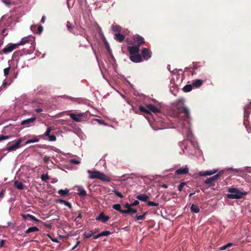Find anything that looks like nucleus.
Segmentation results:
<instances>
[{
  "label": "nucleus",
  "mask_w": 251,
  "mask_h": 251,
  "mask_svg": "<svg viewBox=\"0 0 251 251\" xmlns=\"http://www.w3.org/2000/svg\"><path fill=\"white\" fill-rule=\"evenodd\" d=\"M139 110L141 112H144L146 113L149 114L150 111L148 110V108L146 107H145L143 106H139Z\"/></svg>",
  "instance_id": "nucleus-35"
},
{
  "label": "nucleus",
  "mask_w": 251,
  "mask_h": 251,
  "mask_svg": "<svg viewBox=\"0 0 251 251\" xmlns=\"http://www.w3.org/2000/svg\"><path fill=\"white\" fill-rule=\"evenodd\" d=\"M144 42V39L141 36L133 37L130 41H128L129 44L132 46L128 47V50L130 54H137L139 52L140 46Z\"/></svg>",
  "instance_id": "nucleus-2"
},
{
  "label": "nucleus",
  "mask_w": 251,
  "mask_h": 251,
  "mask_svg": "<svg viewBox=\"0 0 251 251\" xmlns=\"http://www.w3.org/2000/svg\"><path fill=\"white\" fill-rule=\"evenodd\" d=\"M102 236L101 235V233L98 234V235H96L95 237H94V239H97L99 238H100V237Z\"/></svg>",
  "instance_id": "nucleus-61"
},
{
  "label": "nucleus",
  "mask_w": 251,
  "mask_h": 251,
  "mask_svg": "<svg viewBox=\"0 0 251 251\" xmlns=\"http://www.w3.org/2000/svg\"><path fill=\"white\" fill-rule=\"evenodd\" d=\"M193 86L192 84L186 85L183 88V90L185 92H190L193 89Z\"/></svg>",
  "instance_id": "nucleus-26"
},
{
  "label": "nucleus",
  "mask_w": 251,
  "mask_h": 251,
  "mask_svg": "<svg viewBox=\"0 0 251 251\" xmlns=\"http://www.w3.org/2000/svg\"><path fill=\"white\" fill-rule=\"evenodd\" d=\"M39 231V228L36 226H32L29 227L25 231V233L27 234L32 232H35Z\"/></svg>",
  "instance_id": "nucleus-27"
},
{
  "label": "nucleus",
  "mask_w": 251,
  "mask_h": 251,
  "mask_svg": "<svg viewBox=\"0 0 251 251\" xmlns=\"http://www.w3.org/2000/svg\"><path fill=\"white\" fill-rule=\"evenodd\" d=\"M52 130V129L51 128V127H48L46 131L44 133V134L39 136V137H44V136L48 137L50 135V133Z\"/></svg>",
  "instance_id": "nucleus-34"
},
{
  "label": "nucleus",
  "mask_w": 251,
  "mask_h": 251,
  "mask_svg": "<svg viewBox=\"0 0 251 251\" xmlns=\"http://www.w3.org/2000/svg\"><path fill=\"white\" fill-rule=\"evenodd\" d=\"M227 197L231 199H237L241 198L243 196L247 194L246 192H242L238 189L232 188L228 189Z\"/></svg>",
  "instance_id": "nucleus-5"
},
{
  "label": "nucleus",
  "mask_w": 251,
  "mask_h": 251,
  "mask_svg": "<svg viewBox=\"0 0 251 251\" xmlns=\"http://www.w3.org/2000/svg\"><path fill=\"white\" fill-rule=\"evenodd\" d=\"M107 48L108 51V52L109 53V55H110L111 58H112V60L115 61V58L114 57V56L112 54L111 50L110 49V47H109V46L108 45L107 46Z\"/></svg>",
  "instance_id": "nucleus-46"
},
{
  "label": "nucleus",
  "mask_w": 251,
  "mask_h": 251,
  "mask_svg": "<svg viewBox=\"0 0 251 251\" xmlns=\"http://www.w3.org/2000/svg\"><path fill=\"white\" fill-rule=\"evenodd\" d=\"M41 179L43 181H46L49 179V176L48 174H42L41 176Z\"/></svg>",
  "instance_id": "nucleus-36"
},
{
  "label": "nucleus",
  "mask_w": 251,
  "mask_h": 251,
  "mask_svg": "<svg viewBox=\"0 0 251 251\" xmlns=\"http://www.w3.org/2000/svg\"><path fill=\"white\" fill-rule=\"evenodd\" d=\"M112 207L113 209L119 211L121 212V206L120 204H115L113 205Z\"/></svg>",
  "instance_id": "nucleus-37"
},
{
  "label": "nucleus",
  "mask_w": 251,
  "mask_h": 251,
  "mask_svg": "<svg viewBox=\"0 0 251 251\" xmlns=\"http://www.w3.org/2000/svg\"><path fill=\"white\" fill-rule=\"evenodd\" d=\"M113 192L114 193V194L118 197H119L120 198H123L124 197L123 195L120 192H118L116 190H113Z\"/></svg>",
  "instance_id": "nucleus-42"
},
{
  "label": "nucleus",
  "mask_w": 251,
  "mask_h": 251,
  "mask_svg": "<svg viewBox=\"0 0 251 251\" xmlns=\"http://www.w3.org/2000/svg\"><path fill=\"white\" fill-rule=\"evenodd\" d=\"M10 67H7L6 68H5L3 70V73H4V75L5 76H6L9 73V71H10Z\"/></svg>",
  "instance_id": "nucleus-45"
},
{
  "label": "nucleus",
  "mask_w": 251,
  "mask_h": 251,
  "mask_svg": "<svg viewBox=\"0 0 251 251\" xmlns=\"http://www.w3.org/2000/svg\"><path fill=\"white\" fill-rule=\"evenodd\" d=\"M2 1L6 4H9L10 3L9 0H3Z\"/></svg>",
  "instance_id": "nucleus-64"
},
{
  "label": "nucleus",
  "mask_w": 251,
  "mask_h": 251,
  "mask_svg": "<svg viewBox=\"0 0 251 251\" xmlns=\"http://www.w3.org/2000/svg\"><path fill=\"white\" fill-rule=\"evenodd\" d=\"M94 234V232L92 231H90V232L88 233H84V236L86 238H89L91 237H92Z\"/></svg>",
  "instance_id": "nucleus-39"
},
{
  "label": "nucleus",
  "mask_w": 251,
  "mask_h": 251,
  "mask_svg": "<svg viewBox=\"0 0 251 251\" xmlns=\"http://www.w3.org/2000/svg\"><path fill=\"white\" fill-rule=\"evenodd\" d=\"M111 28L113 31L115 32V33H119L121 32V27L118 25H113Z\"/></svg>",
  "instance_id": "nucleus-25"
},
{
  "label": "nucleus",
  "mask_w": 251,
  "mask_h": 251,
  "mask_svg": "<svg viewBox=\"0 0 251 251\" xmlns=\"http://www.w3.org/2000/svg\"><path fill=\"white\" fill-rule=\"evenodd\" d=\"M79 244H80V241H77L75 246L72 248V250H74V249H75L79 245Z\"/></svg>",
  "instance_id": "nucleus-57"
},
{
  "label": "nucleus",
  "mask_w": 251,
  "mask_h": 251,
  "mask_svg": "<svg viewBox=\"0 0 251 251\" xmlns=\"http://www.w3.org/2000/svg\"><path fill=\"white\" fill-rule=\"evenodd\" d=\"M137 212V210L134 208H132V207L129 209V213H136Z\"/></svg>",
  "instance_id": "nucleus-52"
},
{
  "label": "nucleus",
  "mask_w": 251,
  "mask_h": 251,
  "mask_svg": "<svg viewBox=\"0 0 251 251\" xmlns=\"http://www.w3.org/2000/svg\"><path fill=\"white\" fill-rule=\"evenodd\" d=\"M18 47L17 44H8L4 49H2L3 53L7 54L12 51L14 49Z\"/></svg>",
  "instance_id": "nucleus-9"
},
{
  "label": "nucleus",
  "mask_w": 251,
  "mask_h": 251,
  "mask_svg": "<svg viewBox=\"0 0 251 251\" xmlns=\"http://www.w3.org/2000/svg\"><path fill=\"white\" fill-rule=\"evenodd\" d=\"M213 182L212 178L211 177L207 178L206 179L204 180V183L207 184L211 185L212 183Z\"/></svg>",
  "instance_id": "nucleus-40"
},
{
  "label": "nucleus",
  "mask_w": 251,
  "mask_h": 251,
  "mask_svg": "<svg viewBox=\"0 0 251 251\" xmlns=\"http://www.w3.org/2000/svg\"><path fill=\"white\" fill-rule=\"evenodd\" d=\"M36 119V117L33 116L30 118L24 120L21 122V125L25 126V127H29L34 123Z\"/></svg>",
  "instance_id": "nucleus-10"
},
{
  "label": "nucleus",
  "mask_w": 251,
  "mask_h": 251,
  "mask_svg": "<svg viewBox=\"0 0 251 251\" xmlns=\"http://www.w3.org/2000/svg\"><path fill=\"white\" fill-rule=\"evenodd\" d=\"M36 25H32L31 26H30V29L31 30H32L33 31H34V30L35 29V28H36Z\"/></svg>",
  "instance_id": "nucleus-59"
},
{
  "label": "nucleus",
  "mask_w": 251,
  "mask_h": 251,
  "mask_svg": "<svg viewBox=\"0 0 251 251\" xmlns=\"http://www.w3.org/2000/svg\"><path fill=\"white\" fill-rule=\"evenodd\" d=\"M117 77L118 78L121 79L122 80H126V79L125 77L123 75H122L121 74H118V73H117Z\"/></svg>",
  "instance_id": "nucleus-53"
},
{
  "label": "nucleus",
  "mask_w": 251,
  "mask_h": 251,
  "mask_svg": "<svg viewBox=\"0 0 251 251\" xmlns=\"http://www.w3.org/2000/svg\"><path fill=\"white\" fill-rule=\"evenodd\" d=\"M25 139V136L20 138L14 142V143L11 145H9L7 148V151H15L21 147V144L23 140Z\"/></svg>",
  "instance_id": "nucleus-6"
},
{
  "label": "nucleus",
  "mask_w": 251,
  "mask_h": 251,
  "mask_svg": "<svg viewBox=\"0 0 251 251\" xmlns=\"http://www.w3.org/2000/svg\"><path fill=\"white\" fill-rule=\"evenodd\" d=\"M139 203L138 200L134 201L132 203L130 204L131 206L137 205Z\"/></svg>",
  "instance_id": "nucleus-55"
},
{
  "label": "nucleus",
  "mask_w": 251,
  "mask_h": 251,
  "mask_svg": "<svg viewBox=\"0 0 251 251\" xmlns=\"http://www.w3.org/2000/svg\"><path fill=\"white\" fill-rule=\"evenodd\" d=\"M13 126L10 124L8 126H5L2 129V132L3 133H6V132H8L12 130Z\"/></svg>",
  "instance_id": "nucleus-30"
},
{
  "label": "nucleus",
  "mask_w": 251,
  "mask_h": 251,
  "mask_svg": "<svg viewBox=\"0 0 251 251\" xmlns=\"http://www.w3.org/2000/svg\"><path fill=\"white\" fill-rule=\"evenodd\" d=\"M77 194L80 196L84 197L86 195V191L81 186H80L78 188Z\"/></svg>",
  "instance_id": "nucleus-23"
},
{
  "label": "nucleus",
  "mask_w": 251,
  "mask_h": 251,
  "mask_svg": "<svg viewBox=\"0 0 251 251\" xmlns=\"http://www.w3.org/2000/svg\"><path fill=\"white\" fill-rule=\"evenodd\" d=\"M146 107L148 108V110L150 111V113L151 112L156 113L159 112V109L153 104H148L146 105Z\"/></svg>",
  "instance_id": "nucleus-16"
},
{
  "label": "nucleus",
  "mask_w": 251,
  "mask_h": 251,
  "mask_svg": "<svg viewBox=\"0 0 251 251\" xmlns=\"http://www.w3.org/2000/svg\"><path fill=\"white\" fill-rule=\"evenodd\" d=\"M10 136L0 135V141L8 139L10 138Z\"/></svg>",
  "instance_id": "nucleus-41"
},
{
  "label": "nucleus",
  "mask_w": 251,
  "mask_h": 251,
  "mask_svg": "<svg viewBox=\"0 0 251 251\" xmlns=\"http://www.w3.org/2000/svg\"><path fill=\"white\" fill-rule=\"evenodd\" d=\"M184 100L180 99L173 103L174 110H177V112L174 114L172 113V115L174 117L179 115V117H180L177 120L176 124L174 126H170L166 122L158 121L151 126L154 130L176 128L183 136L186 138L182 142L179 143V146L182 150L179 152L180 154H192L194 153L195 146L192 141L193 134L191 130L189 110L184 105Z\"/></svg>",
  "instance_id": "nucleus-1"
},
{
  "label": "nucleus",
  "mask_w": 251,
  "mask_h": 251,
  "mask_svg": "<svg viewBox=\"0 0 251 251\" xmlns=\"http://www.w3.org/2000/svg\"><path fill=\"white\" fill-rule=\"evenodd\" d=\"M13 126L10 124L8 126H5L2 129V132L3 133H6V132H8L12 130Z\"/></svg>",
  "instance_id": "nucleus-31"
},
{
  "label": "nucleus",
  "mask_w": 251,
  "mask_h": 251,
  "mask_svg": "<svg viewBox=\"0 0 251 251\" xmlns=\"http://www.w3.org/2000/svg\"><path fill=\"white\" fill-rule=\"evenodd\" d=\"M66 26H67V29L69 31H70L71 32H73L72 25L70 22H67Z\"/></svg>",
  "instance_id": "nucleus-38"
},
{
  "label": "nucleus",
  "mask_w": 251,
  "mask_h": 251,
  "mask_svg": "<svg viewBox=\"0 0 251 251\" xmlns=\"http://www.w3.org/2000/svg\"><path fill=\"white\" fill-rule=\"evenodd\" d=\"M121 213L124 214H128L129 213V209L126 210H122L121 211Z\"/></svg>",
  "instance_id": "nucleus-56"
},
{
  "label": "nucleus",
  "mask_w": 251,
  "mask_h": 251,
  "mask_svg": "<svg viewBox=\"0 0 251 251\" xmlns=\"http://www.w3.org/2000/svg\"><path fill=\"white\" fill-rule=\"evenodd\" d=\"M50 239H51V240L53 242H55V243H57L58 242V240L57 239H55V238H52L51 237H50Z\"/></svg>",
  "instance_id": "nucleus-60"
},
{
  "label": "nucleus",
  "mask_w": 251,
  "mask_h": 251,
  "mask_svg": "<svg viewBox=\"0 0 251 251\" xmlns=\"http://www.w3.org/2000/svg\"><path fill=\"white\" fill-rule=\"evenodd\" d=\"M110 233L109 231H104L101 232V235L102 236H106L109 235Z\"/></svg>",
  "instance_id": "nucleus-47"
},
{
  "label": "nucleus",
  "mask_w": 251,
  "mask_h": 251,
  "mask_svg": "<svg viewBox=\"0 0 251 251\" xmlns=\"http://www.w3.org/2000/svg\"><path fill=\"white\" fill-rule=\"evenodd\" d=\"M69 116L71 119L77 122H81L85 120L86 119L84 113H80L78 114L70 113Z\"/></svg>",
  "instance_id": "nucleus-7"
},
{
  "label": "nucleus",
  "mask_w": 251,
  "mask_h": 251,
  "mask_svg": "<svg viewBox=\"0 0 251 251\" xmlns=\"http://www.w3.org/2000/svg\"><path fill=\"white\" fill-rule=\"evenodd\" d=\"M58 202L60 203L64 204L65 205H66L70 209L72 208V204L70 202L66 201L60 199L58 200Z\"/></svg>",
  "instance_id": "nucleus-29"
},
{
  "label": "nucleus",
  "mask_w": 251,
  "mask_h": 251,
  "mask_svg": "<svg viewBox=\"0 0 251 251\" xmlns=\"http://www.w3.org/2000/svg\"><path fill=\"white\" fill-rule=\"evenodd\" d=\"M141 54L144 59L148 60L151 56V52L148 49L143 48L141 51Z\"/></svg>",
  "instance_id": "nucleus-11"
},
{
  "label": "nucleus",
  "mask_w": 251,
  "mask_h": 251,
  "mask_svg": "<svg viewBox=\"0 0 251 251\" xmlns=\"http://www.w3.org/2000/svg\"><path fill=\"white\" fill-rule=\"evenodd\" d=\"M45 19H46V17L45 16H43L41 19V22L42 23H45Z\"/></svg>",
  "instance_id": "nucleus-63"
},
{
  "label": "nucleus",
  "mask_w": 251,
  "mask_h": 251,
  "mask_svg": "<svg viewBox=\"0 0 251 251\" xmlns=\"http://www.w3.org/2000/svg\"><path fill=\"white\" fill-rule=\"evenodd\" d=\"M58 194L62 196L68 195L69 194V190L68 189L59 190Z\"/></svg>",
  "instance_id": "nucleus-22"
},
{
  "label": "nucleus",
  "mask_w": 251,
  "mask_h": 251,
  "mask_svg": "<svg viewBox=\"0 0 251 251\" xmlns=\"http://www.w3.org/2000/svg\"><path fill=\"white\" fill-rule=\"evenodd\" d=\"M39 137H40L39 136H35L33 139H29V140H27L25 143V145H27V144H29L30 143H32L38 142L39 141Z\"/></svg>",
  "instance_id": "nucleus-21"
},
{
  "label": "nucleus",
  "mask_w": 251,
  "mask_h": 251,
  "mask_svg": "<svg viewBox=\"0 0 251 251\" xmlns=\"http://www.w3.org/2000/svg\"><path fill=\"white\" fill-rule=\"evenodd\" d=\"M70 162L74 164H78L80 163V162L78 160L75 159H71Z\"/></svg>",
  "instance_id": "nucleus-54"
},
{
  "label": "nucleus",
  "mask_w": 251,
  "mask_h": 251,
  "mask_svg": "<svg viewBox=\"0 0 251 251\" xmlns=\"http://www.w3.org/2000/svg\"><path fill=\"white\" fill-rule=\"evenodd\" d=\"M43 31V26L40 25H38L37 27V31L39 34H41Z\"/></svg>",
  "instance_id": "nucleus-50"
},
{
  "label": "nucleus",
  "mask_w": 251,
  "mask_h": 251,
  "mask_svg": "<svg viewBox=\"0 0 251 251\" xmlns=\"http://www.w3.org/2000/svg\"><path fill=\"white\" fill-rule=\"evenodd\" d=\"M48 137L50 141H55L56 140V138L55 135H50Z\"/></svg>",
  "instance_id": "nucleus-49"
},
{
  "label": "nucleus",
  "mask_w": 251,
  "mask_h": 251,
  "mask_svg": "<svg viewBox=\"0 0 251 251\" xmlns=\"http://www.w3.org/2000/svg\"><path fill=\"white\" fill-rule=\"evenodd\" d=\"M35 37L32 35H29L23 38L20 42L17 43L18 44V47L20 45H24L27 44L29 45V49H27V53L31 54L35 49Z\"/></svg>",
  "instance_id": "nucleus-3"
},
{
  "label": "nucleus",
  "mask_w": 251,
  "mask_h": 251,
  "mask_svg": "<svg viewBox=\"0 0 251 251\" xmlns=\"http://www.w3.org/2000/svg\"><path fill=\"white\" fill-rule=\"evenodd\" d=\"M227 246L226 245L223 246L220 248V250L221 251H224L226 249H227Z\"/></svg>",
  "instance_id": "nucleus-58"
},
{
  "label": "nucleus",
  "mask_w": 251,
  "mask_h": 251,
  "mask_svg": "<svg viewBox=\"0 0 251 251\" xmlns=\"http://www.w3.org/2000/svg\"><path fill=\"white\" fill-rule=\"evenodd\" d=\"M223 173H224L223 171H221L219 172L216 175L211 177L212 178L213 181H214L218 179V178L223 174Z\"/></svg>",
  "instance_id": "nucleus-33"
},
{
  "label": "nucleus",
  "mask_w": 251,
  "mask_h": 251,
  "mask_svg": "<svg viewBox=\"0 0 251 251\" xmlns=\"http://www.w3.org/2000/svg\"><path fill=\"white\" fill-rule=\"evenodd\" d=\"M250 113V110L248 109V105H246L244 108V121L246 118H248Z\"/></svg>",
  "instance_id": "nucleus-32"
},
{
  "label": "nucleus",
  "mask_w": 251,
  "mask_h": 251,
  "mask_svg": "<svg viewBox=\"0 0 251 251\" xmlns=\"http://www.w3.org/2000/svg\"><path fill=\"white\" fill-rule=\"evenodd\" d=\"M174 76H176L177 79L176 82H175L174 78L172 79L170 82L171 84L173 83V86H174L175 88H177L178 84L181 83V79L179 78V75L177 74H174Z\"/></svg>",
  "instance_id": "nucleus-19"
},
{
  "label": "nucleus",
  "mask_w": 251,
  "mask_h": 251,
  "mask_svg": "<svg viewBox=\"0 0 251 251\" xmlns=\"http://www.w3.org/2000/svg\"><path fill=\"white\" fill-rule=\"evenodd\" d=\"M248 169H249V167H247L244 169H240V168H239V169H233L232 168H228L226 169V170H228V171H232L233 172H235V173H241L243 172L244 171H247V172H250L248 170Z\"/></svg>",
  "instance_id": "nucleus-17"
},
{
  "label": "nucleus",
  "mask_w": 251,
  "mask_h": 251,
  "mask_svg": "<svg viewBox=\"0 0 251 251\" xmlns=\"http://www.w3.org/2000/svg\"><path fill=\"white\" fill-rule=\"evenodd\" d=\"M190 209L193 212L195 213H198L200 211L199 207L197 205H194L193 204L191 206Z\"/></svg>",
  "instance_id": "nucleus-28"
},
{
  "label": "nucleus",
  "mask_w": 251,
  "mask_h": 251,
  "mask_svg": "<svg viewBox=\"0 0 251 251\" xmlns=\"http://www.w3.org/2000/svg\"><path fill=\"white\" fill-rule=\"evenodd\" d=\"M204 82L202 79H195L192 81V84L194 88H198L201 87Z\"/></svg>",
  "instance_id": "nucleus-15"
},
{
  "label": "nucleus",
  "mask_w": 251,
  "mask_h": 251,
  "mask_svg": "<svg viewBox=\"0 0 251 251\" xmlns=\"http://www.w3.org/2000/svg\"><path fill=\"white\" fill-rule=\"evenodd\" d=\"M114 39L119 42H122L124 41L125 39V36L121 34L120 33H115Z\"/></svg>",
  "instance_id": "nucleus-20"
},
{
  "label": "nucleus",
  "mask_w": 251,
  "mask_h": 251,
  "mask_svg": "<svg viewBox=\"0 0 251 251\" xmlns=\"http://www.w3.org/2000/svg\"><path fill=\"white\" fill-rule=\"evenodd\" d=\"M147 204L149 206H157L159 204L158 203L154 202L153 201H149L147 202Z\"/></svg>",
  "instance_id": "nucleus-43"
},
{
  "label": "nucleus",
  "mask_w": 251,
  "mask_h": 251,
  "mask_svg": "<svg viewBox=\"0 0 251 251\" xmlns=\"http://www.w3.org/2000/svg\"><path fill=\"white\" fill-rule=\"evenodd\" d=\"M125 207H126L127 208V209H128L131 207L130 204H126L125 205Z\"/></svg>",
  "instance_id": "nucleus-62"
},
{
  "label": "nucleus",
  "mask_w": 251,
  "mask_h": 251,
  "mask_svg": "<svg viewBox=\"0 0 251 251\" xmlns=\"http://www.w3.org/2000/svg\"><path fill=\"white\" fill-rule=\"evenodd\" d=\"M218 171V169H215L212 170L210 171H206L205 172L201 171L198 173V175L199 176H211L213 174H215Z\"/></svg>",
  "instance_id": "nucleus-13"
},
{
  "label": "nucleus",
  "mask_w": 251,
  "mask_h": 251,
  "mask_svg": "<svg viewBox=\"0 0 251 251\" xmlns=\"http://www.w3.org/2000/svg\"><path fill=\"white\" fill-rule=\"evenodd\" d=\"M186 185V183L185 182H181L179 184V186H178V190L179 191H182L183 190V187Z\"/></svg>",
  "instance_id": "nucleus-44"
},
{
  "label": "nucleus",
  "mask_w": 251,
  "mask_h": 251,
  "mask_svg": "<svg viewBox=\"0 0 251 251\" xmlns=\"http://www.w3.org/2000/svg\"><path fill=\"white\" fill-rule=\"evenodd\" d=\"M189 169L187 165H185L182 167L177 169L175 172L176 175H185L188 174Z\"/></svg>",
  "instance_id": "nucleus-8"
},
{
  "label": "nucleus",
  "mask_w": 251,
  "mask_h": 251,
  "mask_svg": "<svg viewBox=\"0 0 251 251\" xmlns=\"http://www.w3.org/2000/svg\"><path fill=\"white\" fill-rule=\"evenodd\" d=\"M89 174V178L90 179H99L102 181L109 182L110 179L104 173L99 171L87 170Z\"/></svg>",
  "instance_id": "nucleus-4"
},
{
  "label": "nucleus",
  "mask_w": 251,
  "mask_h": 251,
  "mask_svg": "<svg viewBox=\"0 0 251 251\" xmlns=\"http://www.w3.org/2000/svg\"><path fill=\"white\" fill-rule=\"evenodd\" d=\"M146 214V213H145L143 215H140V216H137L136 217H137V220H143L145 217V215Z\"/></svg>",
  "instance_id": "nucleus-51"
},
{
  "label": "nucleus",
  "mask_w": 251,
  "mask_h": 251,
  "mask_svg": "<svg viewBox=\"0 0 251 251\" xmlns=\"http://www.w3.org/2000/svg\"><path fill=\"white\" fill-rule=\"evenodd\" d=\"M109 219L110 217L105 215L103 212H101L99 216L96 217V221H100L103 223H106Z\"/></svg>",
  "instance_id": "nucleus-12"
},
{
  "label": "nucleus",
  "mask_w": 251,
  "mask_h": 251,
  "mask_svg": "<svg viewBox=\"0 0 251 251\" xmlns=\"http://www.w3.org/2000/svg\"><path fill=\"white\" fill-rule=\"evenodd\" d=\"M14 186L19 190H23L24 187L23 183L18 180L14 182Z\"/></svg>",
  "instance_id": "nucleus-24"
},
{
  "label": "nucleus",
  "mask_w": 251,
  "mask_h": 251,
  "mask_svg": "<svg viewBox=\"0 0 251 251\" xmlns=\"http://www.w3.org/2000/svg\"><path fill=\"white\" fill-rule=\"evenodd\" d=\"M136 199L142 201H147L149 199V197L146 194H140L137 195L136 197Z\"/></svg>",
  "instance_id": "nucleus-18"
},
{
  "label": "nucleus",
  "mask_w": 251,
  "mask_h": 251,
  "mask_svg": "<svg viewBox=\"0 0 251 251\" xmlns=\"http://www.w3.org/2000/svg\"><path fill=\"white\" fill-rule=\"evenodd\" d=\"M26 216L29 217L31 220H33L34 221H35V222H38V220L37 219H36L35 218V217H34L33 215H30V214H27L26 215Z\"/></svg>",
  "instance_id": "nucleus-48"
},
{
  "label": "nucleus",
  "mask_w": 251,
  "mask_h": 251,
  "mask_svg": "<svg viewBox=\"0 0 251 251\" xmlns=\"http://www.w3.org/2000/svg\"><path fill=\"white\" fill-rule=\"evenodd\" d=\"M129 58L132 62L134 63H139L142 61L141 55L138 53L131 55Z\"/></svg>",
  "instance_id": "nucleus-14"
}]
</instances>
